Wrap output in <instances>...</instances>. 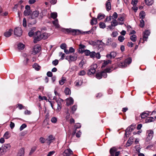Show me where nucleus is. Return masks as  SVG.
<instances>
[{"instance_id":"nucleus-10","label":"nucleus","mask_w":156,"mask_h":156,"mask_svg":"<svg viewBox=\"0 0 156 156\" xmlns=\"http://www.w3.org/2000/svg\"><path fill=\"white\" fill-rule=\"evenodd\" d=\"M73 151L69 148L66 149L63 153V155L64 156H70L73 154Z\"/></svg>"},{"instance_id":"nucleus-50","label":"nucleus","mask_w":156,"mask_h":156,"mask_svg":"<svg viewBox=\"0 0 156 156\" xmlns=\"http://www.w3.org/2000/svg\"><path fill=\"white\" fill-rule=\"evenodd\" d=\"M81 127V125L80 123H78L76 124L74 126V128L76 129H77L80 128Z\"/></svg>"},{"instance_id":"nucleus-20","label":"nucleus","mask_w":156,"mask_h":156,"mask_svg":"<svg viewBox=\"0 0 156 156\" xmlns=\"http://www.w3.org/2000/svg\"><path fill=\"white\" fill-rule=\"evenodd\" d=\"M36 35L37 36L36 37H35V38L34 40V42L35 43H37V41H39L42 39L40 35H39L37 33Z\"/></svg>"},{"instance_id":"nucleus-8","label":"nucleus","mask_w":156,"mask_h":156,"mask_svg":"<svg viewBox=\"0 0 156 156\" xmlns=\"http://www.w3.org/2000/svg\"><path fill=\"white\" fill-rule=\"evenodd\" d=\"M77 58V57L76 56H72V55L67 56L66 57V59L68 60L69 62L76 61Z\"/></svg>"},{"instance_id":"nucleus-1","label":"nucleus","mask_w":156,"mask_h":156,"mask_svg":"<svg viewBox=\"0 0 156 156\" xmlns=\"http://www.w3.org/2000/svg\"><path fill=\"white\" fill-rule=\"evenodd\" d=\"M62 30L65 33L73 35H78L80 34V31L78 30L73 29L71 28H62Z\"/></svg>"},{"instance_id":"nucleus-26","label":"nucleus","mask_w":156,"mask_h":156,"mask_svg":"<svg viewBox=\"0 0 156 156\" xmlns=\"http://www.w3.org/2000/svg\"><path fill=\"white\" fill-rule=\"evenodd\" d=\"M97 23V19L94 17H93L91 20L90 24L91 25H96Z\"/></svg>"},{"instance_id":"nucleus-29","label":"nucleus","mask_w":156,"mask_h":156,"mask_svg":"<svg viewBox=\"0 0 156 156\" xmlns=\"http://www.w3.org/2000/svg\"><path fill=\"white\" fill-rule=\"evenodd\" d=\"M149 115L148 113L144 112L140 114V117L141 119H144Z\"/></svg>"},{"instance_id":"nucleus-38","label":"nucleus","mask_w":156,"mask_h":156,"mask_svg":"<svg viewBox=\"0 0 156 156\" xmlns=\"http://www.w3.org/2000/svg\"><path fill=\"white\" fill-rule=\"evenodd\" d=\"M57 16V14L56 12H53L51 13V18L53 19H55L56 18Z\"/></svg>"},{"instance_id":"nucleus-34","label":"nucleus","mask_w":156,"mask_h":156,"mask_svg":"<svg viewBox=\"0 0 156 156\" xmlns=\"http://www.w3.org/2000/svg\"><path fill=\"white\" fill-rule=\"evenodd\" d=\"M66 81V78L65 77H62L61 80L59 81V83L61 85H62Z\"/></svg>"},{"instance_id":"nucleus-17","label":"nucleus","mask_w":156,"mask_h":156,"mask_svg":"<svg viewBox=\"0 0 156 156\" xmlns=\"http://www.w3.org/2000/svg\"><path fill=\"white\" fill-rule=\"evenodd\" d=\"M74 100L72 97H70L66 99V104L68 106L73 104Z\"/></svg>"},{"instance_id":"nucleus-37","label":"nucleus","mask_w":156,"mask_h":156,"mask_svg":"<svg viewBox=\"0 0 156 156\" xmlns=\"http://www.w3.org/2000/svg\"><path fill=\"white\" fill-rule=\"evenodd\" d=\"M31 12V10H25L24 12V14L25 16H27L30 15Z\"/></svg>"},{"instance_id":"nucleus-25","label":"nucleus","mask_w":156,"mask_h":156,"mask_svg":"<svg viewBox=\"0 0 156 156\" xmlns=\"http://www.w3.org/2000/svg\"><path fill=\"white\" fill-rule=\"evenodd\" d=\"M139 16L140 19H143L145 16V12L143 11H141L139 13Z\"/></svg>"},{"instance_id":"nucleus-28","label":"nucleus","mask_w":156,"mask_h":156,"mask_svg":"<svg viewBox=\"0 0 156 156\" xmlns=\"http://www.w3.org/2000/svg\"><path fill=\"white\" fill-rule=\"evenodd\" d=\"M132 61V59L131 58H129L126 59L124 61V62H125V63L126 64L127 66V65H129L131 63Z\"/></svg>"},{"instance_id":"nucleus-44","label":"nucleus","mask_w":156,"mask_h":156,"mask_svg":"<svg viewBox=\"0 0 156 156\" xmlns=\"http://www.w3.org/2000/svg\"><path fill=\"white\" fill-rule=\"evenodd\" d=\"M118 15L116 12H114L112 15V16H111L112 19L113 20H116L117 18Z\"/></svg>"},{"instance_id":"nucleus-7","label":"nucleus","mask_w":156,"mask_h":156,"mask_svg":"<svg viewBox=\"0 0 156 156\" xmlns=\"http://www.w3.org/2000/svg\"><path fill=\"white\" fill-rule=\"evenodd\" d=\"M14 34L17 36L20 37L22 34V30L20 27L16 28L14 30Z\"/></svg>"},{"instance_id":"nucleus-36","label":"nucleus","mask_w":156,"mask_h":156,"mask_svg":"<svg viewBox=\"0 0 156 156\" xmlns=\"http://www.w3.org/2000/svg\"><path fill=\"white\" fill-rule=\"evenodd\" d=\"M130 38L132 41L135 42L136 40V35L133 34L130 36Z\"/></svg>"},{"instance_id":"nucleus-63","label":"nucleus","mask_w":156,"mask_h":156,"mask_svg":"<svg viewBox=\"0 0 156 156\" xmlns=\"http://www.w3.org/2000/svg\"><path fill=\"white\" fill-rule=\"evenodd\" d=\"M112 61L110 59H108V60L104 61V63L105 65H107L109 63H111Z\"/></svg>"},{"instance_id":"nucleus-4","label":"nucleus","mask_w":156,"mask_h":156,"mask_svg":"<svg viewBox=\"0 0 156 156\" xmlns=\"http://www.w3.org/2000/svg\"><path fill=\"white\" fill-rule=\"evenodd\" d=\"M147 133L148 134V135L146 138V141L147 142H148L152 139L153 137L154 131L150 129L147 130Z\"/></svg>"},{"instance_id":"nucleus-2","label":"nucleus","mask_w":156,"mask_h":156,"mask_svg":"<svg viewBox=\"0 0 156 156\" xmlns=\"http://www.w3.org/2000/svg\"><path fill=\"white\" fill-rule=\"evenodd\" d=\"M135 125L133 124L128 127L126 130L125 136L126 137H128L130 134L131 132L135 129Z\"/></svg>"},{"instance_id":"nucleus-51","label":"nucleus","mask_w":156,"mask_h":156,"mask_svg":"<svg viewBox=\"0 0 156 156\" xmlns=\"http://www.w3.org/2000/svg\"><path fill=\"white\" fill-rule=\"evenodd\" d=\"M58 63V61L57 59H55L52 62V64L55 66L57 65Z\"/></svg>"},{"instance_id":"nucleus-43","label":"nucleus","mask_w":156,"mask_h":156,"mask_svg":"<svg viewBox=\"0 0 156 156\" xmlns=\"http://www.w3.org/2000/svg\"><path fill=\"white\" fill-rule=\"evenodd\" d=\"M95 52L94 51H92L90 52V54L89 56L91 58H94L95 57Z\"/></svg>"},{"instance_id":"nucleus-31","label":"nucleus","mask_w":156,"mask_h":156,"mask_svg":"<svg viewBox=\"0 0 156 156\" xmlns=\"http://www.w3.org/2000/svg\"><path fill=\"white\" fill-rule=\"evenodd\" d=\"M33 67L37 70H39L41 68V66L36 63L33 65Z\"/></svg>"},{"instance_id":"nucleus-58","label":"nucleus","mask_w":156,"mask_h":156,"mask_svg":"<svg viewBox=\"0 0 156 156\" xmlns=\"http://www.w3.org/2000/svg\"><path fill=\"white\" fill-rule=\"evenodd\" d=\"M38 97L41 100H45L46 101L47 100V97L45 96L42 97L41 96H39Z\"/></svg>"},{"instance_id":"nucleus-49","label":"nucleus","mask_w":156,"mask_h":156,"mask_svg":"<svg viewBox=\"0 0 156 156\" xmlns=\"http://www.w3.org/2000/svg\"><path fill=\"white\" fill-rule=\"evenodd\" d=\"M67 47V45L65 43H62V44L60 46V48L64 50L66 49Z\"/></svg>"},{"instance_id":"nucleus-47","label":"nucleus","mask_w":156,"mask_h":156,"mask_svg":"<svg viewBox=\"0 0 156 156\" xmlns=\"http://www.w3.org/2000/svg\"><path fill=\"white\" fill-rule=\"evenodd\" d=\"M85 64L83 60H82L79 63V66L80 67L82 68H83V65Z\"/></svg>"},{"instance_id":"nucleus-57","label":"nucleus","mask_w":156,"mask_h":156,"mask_svg":"<svg viewBox=\"0 0 156 156\" xmlns=\"http://www.w3.org/2000/svg\"><path fill=\"white\" fill-rule=\"evenodd\" d=\"M57 121V119L55 117H52L51 119V122L54 123H56Z\"/></svg>"},{"instance_id":"nucleus-14","label":"nucleus","mask_w":156,"mask_h":156,"mask_svg":"<svg viewBox=\"0 0 156 156\" xmlns=\"http://www.w3.org/2000/svg\"><path fill=\"white\" fill-rule=\"evenodd\" d=\"M36 33L38 34L39 35H40L42 39H45L48 38V34L46 33H44L41 34L40 31H37L36 32Z\"/></svg>"},{"instance_id":"nucleus-64","label":"nucleus","mask_w":156,"mask_h":156,"mask_svg":"<svg viewBox=\"0 0 156 156\" xmlns=\"http://www.w3.org/2000/svg\"><path fill=\"white\" fill-rule=\"evenodd\" d=\"M55 151H50L47 154V156H51L52 155L55 154Z\"/></svg>"},{"instance_id":"nucleus-19","label":"nucleus","mask_w":156,"mask_h":156,"mask_svg":"<svg viewBox=\"0 0 156 156\" xmlns=\"http://www.w3.org/2000/svg\"><path fill=\"white\" fill-rule=\"evenodd\" d=\"M117 151V149L115 147H114L111 148L110 149L109 151L111 156H114L115 152H116Z\"/></svg>"},{"instance_id":"nucleus-11","label":"nucleus","mask_w":156,"mask_h":156,"mask_svg":"<svg viewBox=\"0 0 156 156\" xmlns=\"http://www.w3.org/2000/svg\"><path fill=\"white\" fill-rule=\"evenodd\" d=\"M41 50L40 46L38 45H36L34 46L33 48V53L36 54L38 53Z\"/></svg>"},{"instance_id":"nucleus-21","label":"nucleus","mask_w":156,"mask_h":156,"mask_svg":"<svg viewBox=\"0 0 156 156\" xmlns=\"http://www.w3.org/2000/svg\"><path fill=\"white\" fill-rule=\"evenodd\" d=\"M53 24L56 28H59L60 27V26L58 23V20L57 19H56L54 21H52Z\"/></svg>"},{"instance_id":"nucleus-23","label":"nucleus","mask_w":156,"mask_h":156,"mask_svg":"<svg viewBox=\"0 0 156 156\" xmlns=\"http://www.w3.org/2000/svg\"><path fill=\"white\" fill-rule=\"evenodd\" d=\"M90 51L89 50L86 49L83 50H81L80 51V53L82 54L83 53H84V54L85 55L87 56H89L90 54Z\"/></svg>"},{"instance_id":"nucleus-48","label":"nucleus","mask_w":156,"mask_h":156,"mask_svg":"<svg viewBox=\"0 0 156 156\" xmlns=\"http://www.w3.org/2000/svg\"><path fill=\"white\" fill-rule=\"evenodd\" d=\"M140 26L141 27H143L144 26V22L143 19H141L140 21Z\"/></svg>"},{"instance_id":"nucleus-3","label":"nucleus","mask_w":156,"mask_h":156,"mask_svg":"<svg viewBox=\"0 0 156 156\" xmlns=\"http://www.w3.org/2000/svg\"><path fill=\"white\" fill-rule=\"evenodd\" d=\"M97 43L98 49L100 51H101L104 50V46H105V44L102 42V40H98L97 41Z\"/></svg>"},{"instance_id":"nucleus-32","label":"nucleus","mask_w":156,"mask_h":156,"mask_svg":"<svg viewBox=\"0 0 156 156\" xmlns=\"http://www.w3.org/2000/svg\"><path fill=\"white\" fill-rule=\"evenodd\" d=\"M118 66L120 68H124L126 67L127 66L124 61L123 62H121L119 63L118 64Z\"/></svg>"},{"instance_id":"nucleus-35","label":"nucleus","mask_w":156,"mask_h":156,"mask_svg":"<svg viewBox=\"0 0 156 156\" xmlns=\"http://www.w3.org/2000/svg\"><path fill=\"white\" fill-rule=\"evenodd\" d=\"M112 42L111 38H108L106 42V43L105 44V45H106L107 46L110 45H111Z\"/></svg>"},{"instance_id":"nucleus-41","label":"nucleus","mask_w":156,"mask_h":156,"mask_svg":"<svg viewBox=\"0 0 156 156\" xmlns=\"http://www.w3.org/2000/svg\"><path fill=\"white\" fill-rule=\"evenodd\" d=\"M86 74V72L83 70L80 71L78 73V74L81 76H83Z\"/></svg>"},{"instance_id":"nucleus-60","label":"nucleus","mask_w":156,"mask_h":156,"mask_svg":"<svg viewBox=\"0 0 156 156\" xmlns=\"http://www.w3.org/2000/svg\"><path fill=\"white\" fill-rule=\"evenodd\" d=\"M59 55H61V59L62 60H63L64 59L65 57V54L62 53V52L59 53Z\"/></svg>"},{"instance_id":"nucleus-54","label":"nucleus","mask_w":156,"mask_h":156,"mask_svg":"<svg viewBox=\"0 0 156 156\" xmlns=\"http://www.w3.org/2000/svg\"><path fill=\"white\" fill-rule=\"evenodd\" d=\"M36 147H33L31 150V151L30 153V154H32L33 153H34L36 150Z\"/></svg>"},{"instance_id":"nucleus-27","label":"nucleus","mask_w":156,"mask_h":156,"mask_svg":"<svg viewBox=\"0 0 156 156\" xmlns=\"http://www.w3.org/2000/svg\"><path fill=\"white\" fill-rule=\"evenodd\" d=\"M25 45L22 43H20L18 45V49L19 50H23L24 48Z\"/></svg>"},{"instance_id":"nucleus-5","label":"nucleus","mask_w":156,"mask_h":156,"mask_svg":"<svg viewBox=\"0 0 156 156\" xmlns=\"http://www.w3.org/2000/svg\"><path fill=\"white\" fill-rule=\"evenodd\" d=\"M97 67V65L96 64H94L91 66L90 68L89 69L88 74L89 75H91L94 74L96 72V69Z\"/></svg>"},{"instance_id":"nucleus-55","label":"nucleus","mask_w":156,"mask_h":156,"mask_svg":"<svg viewBox=\"0 0 156 156\" xmlns=\"http://www.w3.org/2000/svg\"><path fill=\"white\" fill-rule=\"evenodd\" d=\"M138 3L137 0H132L131 4L133 5V6H136Z\"/></svg>"},{"instance_id":"nucleus-33","label":"nucleus","mask_w":156,"mask_h":156,"mask_svg":"<svg viewBox=\"0 0 156 156\" xmlns=\"http://www.w3.org/2000/svg\"><path fill=\"white\" fill-rule=\"evenodd\" d=\"M105 16L104 14L100 13L98 15L97 19L99 20H101L104 19L105 18Z\"/></svg>"},{"instance_id":"nucleus-16","label":"nucleus","mask_w":156,"mask_h":156,"mask_svg":"<svg viewBox=\"0 0 156 156\" xmlns=\"http://www.w3.org/2000/svg\"><path fill=\"white\" fill-rule=\"evenodd\" d=\"M11 147L10 145L9 144H4L2 145V148L3 150L7 151L10 149Z\"/></svg>"},{"instance_id":"nucleus-22","label":"nucleus","mask_w":156,"mask_h":156,"mask_svg":"<svg viewBox=\"0 0 156 156\" xmlns=\"http://www.w3.org/2000/svg\"><path fill=\"white\" fill-rule=\"evenodd\" d=\"M24 154V150L23 148H22L19 150L17 156H23Z\"/></svg>"},{"instance_id":"nucleus-13","label":"nucleus","mask_w":156,"mask_h":156,"mask_svg":"<svg viewBox=\"0 0 156 156\" xmlns=\"http://www.w3.org/2000/svg\"><path fill=\"white\" fill-rule=\"evenodd\" d=\"M12 31V29H10L6 31L4 33V35L6 37H9L11 36Z\"/></svg>"},{"instance_id":"nucleus-52","label":"nucleus","mask_w":156,"mask_h":156,"mask_svg":"<svg viewBox=\"0 0 156 156\" xmlns=\"http://www.w3.org/2000/svg\"><path fill=\"white\" fill-rule=\"evenodd\" d=\"M77 108V105H75L72 107L71 108V110L73 112H74L76 110Z\"/></svg>"},{"instance_id":"nucleus-59","label":"nucleus","mask_w":156,"mask_h":156,"mask_svg":"<svg viewBox=\"0 0 156 156\" xmlns=\"http://www.w3.org/2000/svg\"><path fill=\"white\" fill-rule=\"evenodd\" d=\"M23 25L24 27H26L27 26L26 25V20L25 18L23 19Z\"/></svg>"},{"instance_id":"nucleus-39","label":"nucleus","mask_w":156,"mask_h":156,"mask_svg":"<svg viewBox=\"0 0 156 156\" xmlns=\"http://www.w3.org/2000/svg\"><path fill=\"white\" fill-rule=\"evenodd\" d=\"M111 23V24L113 25L115 27L118 25V23L117 22L116 20H113Z\"/></svg>"},{"instance_id":"nucleus-30","label":"nucleus","mask_w":156,"mask_h":156,"mask_svg":"<svg viewBox=\"0 0 156 156\" xmlns=\"http://www.w3.org/2000/svg\"><path fill=\"white\" fill-rule=\"evenodd\" d=\"M145 3L148 5H152L154 2V0H145Z\"/></svg>"},{"instance_id":"nucleus-46","label":"nucleus","mask_w":156,"mask_h":156,"mask_svg":"<svg viewBox=\"0 0 156 156\" xmlns=\"http://www.w3.org/2000/svg\"><path fill=\"white\" fill-rule=\"evenodd\" d=\"M4 137L6 139H8L10 136H9V133L8 131L6 132L4 134Z\"/></svg>"},{"instance_id":"nucleus-45","label":"nucleus","mask_w":156,"mask_h":156,"mask_svg":"<svg viewBox=\"0 0 156 156\" xmlns=\"http://www.w3.org/2000/svg\"><path fill=\"white\" fill-rule=\"evenodd\" d=\"M124 39V37L121 35L119 36L118 37V40L120 42H123Z\"/></svg>"},{"instance_id":"nucleus-61","label":"nucleus","mask_w":156,"mask_h":156,"mask_svg":"<svg viewBox=\"0 0 156 156\" xmlns=\"http://www.w3.org/2000/svg\"><path fill=\"white\" fill-rule=\"evenodd\" d=\"M111 45L112 48H114L116 47L117 44L115 42H112Z\"/></svg>"},{"instance_id":"nucleus-53","label":"nucleus","mask_w":156,"mask_h":156,"mask_svg":"<svg viewBox=\"0 0 156 156\" xmlns=\"http://www.w3.org/2000/svg\"><path fill=\"white\" fill-rule=\"evenodd\" d=\"M27 127V125L25 124H23L20 127V129L22 131Z\"/></svg>"},{"instance_id":"nucleus-62","label":"nucleus","mask_w":156,"mask_h":156,"mask_svg":"<svg viewBox=\"0 0 156 156\" xmlns=\"http://www.w3.org/2000/svg\"><path fill=\"white\" fill-rule=\"evenodd\" d=\"M95 57L98 59H99L101 58V55L99 52H98L96 53H95Z\"/></svg>"},{"instance_id":"nucleus-24","label":"nucleus","mask_w":156,"mask_h":156,"mask_svg":"<svg viewBox=\"0 0 156 156\" xmlns=\"http://www.w3.org/2000/svg\"><path fill=\"white\" fill-rule=\"evenodd\" d=\"M154 118L152 117H150L147 118L145 120L146 123H148L154 121Z\"/></svg>"},{"instance_id":"nucleus-42","label":"nucleus","mask_w":156,"mask_h":156,"mask_svg":"<svg viewBox=\"0 0 156 156\" xmlns=\"http://www.w3.org/2000/svg\"><path fill=\"white\" fill-rule=\"evenodd\" d=\"M99 27L100 28L104 29L106 27L105 24L103 22H100L99 23Z\"/></svg>"},{"instance_id":"nucleus-56","label":"nucleus","mask_w":156,"mask_h":156,"mask_svg":"<svg viewBox=\"0 0 156 156\" xmlns=\"http://www.w3.org/2000/svg\"><path fill=\"white\" fill-rule=\"evenodd\" d=\"M149 35H147L146 34L143 33V39L144 41H146L147 38L148 37Z\"/></svg>"},{"instance_id":"nucleus-9","label":"nucleus","mask_w":156,"mask_h":156,"mask_svg":"<svg viewBox=\"0 0 156 156\" xmlns=\"http://www.w3.org/2000/svg\"><path fill=\"white\" fill-rule=\"evenodd\" d=\"M116 56V53L115 51H112L110 54H108L106 56L107 58L112 59L114 58Z\"/></svg>"},{"instance_id":"nucleus-15","label":"nucleus","mask_w":156,"mask_h":156,"mask_svg":"<svg viewBox=\"0 0 156 156\" xmlns=\"http://www.w3.org/2000/svg\"><path fill=\"white\" fill-rule=\"evenodd\" d=\"M56 101L58 105V107L57 110H58V111H59L61 109V101L62 102L63 100L61 98H59Z\"/></svg>"},{"instance_id":"nucleus-40","label":"nucleus","mask_w":156,"mask_h":156,"mask_svg":"<svg viewBox=\"0 0 156 156\" xmlns=\"http://www.w3.org/2000/svg\"><path fill=\"white\" fill-rule=\"evenodd\" d=\"M64 92L66 95H69L71 93L70 90L67 87L65 88Z\"/></svg>"},{"instance_id":"nucleus-18","label":"nucleus","mask_w":156,"mask_h":156,"mask_svg":"<svg viewBox=\"0 0 156 156\" xmlns=\"http://www.w3.org/2000/svg\"><path fill=\"white\" fill-rule=\"evenodd\" d=\"M106 7L107 11H109L111 9V4L110 0H108L106 3Z\"/></svg>"},{"instance_id":"nucleus-12","label":"nucleus","mask_w":156,"mask_h":156,"mask_svg":"<svg viewBox=\"0 0 156 156\" xmlns=\"http://www.w3.org/2000/svg\"><path fill=\"white\" fill-rule=\"evenodd\" d=\"M39 12L37 11H33L32 13L30 15V18L31 19H34L37 17L39 15Z\"/></svg>"},{"instance_id":"nucleus-6","label":"nucleus","mask_w":156,"mask_h":156,"mask_svg":"<svg viewBox=\"0 0 156 156\" xmlns=\"http://www.w3.org/2000/svg\"><path fill=\"white\" fill-rule=\"evenodd\" d=\"M107 74L104 71H102L101 72L98 73L96 74V76L97 79H100L102 77L104 78L107 77Z\"/></svg>"}]
</instances>
